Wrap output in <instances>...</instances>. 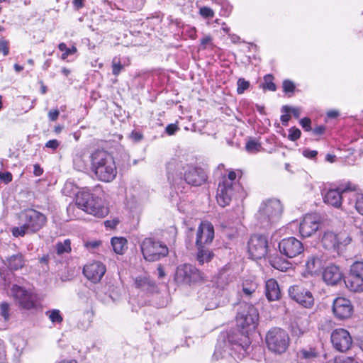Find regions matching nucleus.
Here are the masks:
<instances>
[{"mask_svg":"<svg viewBox=\"0 0 363 363\" xmlns=\"http://www.w3.org/2000/svg\"><path fill=\"white\" fill-rule=\"evenodd\" d=\"M212 41V38L211 35H205L201 40V49H206L207 45H209Z\"/></svg>","mask_w":363,"mask_h":363,"instance_id":"nucleus-56","label":"nucleus"},{"mask_svg":"<svg viewBox=\"0 0 363 363\" xmlns=\"http://www.w3.org/2000/svg\"><path fill=\"white\" fill-rule=\"evenodd\" d=\"M242 292L246 297H251L256 293L257 284L252 280H245L242 282Z\"/></svg>","mask_w":363,"mask_h":363,"instance_id":"nucleus-33","label":"nucleus"},{"mask_svg":"<svg viewBox=\"0 0 363 363\" xmlns=\"http://www.w3.org/2000/svg\"><path fill=\"white\" fill-rule=\"evenodd\" d=\"M178 130L179 127L177 125L171 123L166 127L165 131L169 135H173Z\"/></svg>","mask_w":363,"mask_h":363,"instance_id":"nucleus-53","label":"nucleus"},{"mask_svg":"<svg viewBox=\"0 0 363 363\" xmlns=\"http://www.w3.org/2000/svg\"><path fill=\"white\" fill-rule=\"evenodd\" d=\"M143 258L147 262H156L167 256L168 247L165 244L152 238H146L140 243Z\"/></svg>","mask_w":363,"mask_h":363,"instance_id":"nucleus-6","label":"nucleus"},{"mask_svg":"<svg viewBox=\"0 0 363 363\" xmlns=\"http://www.w3.org/2000/svg\"><path fill=\"white\" fill-rule=\"evenodd\" d=\"M353 186L350 184H347L344 188L339 187L336 189H330L324 195L323 201L328 205L335 208H340L342 201L348 200V196H345V191H352Z\"/></svg>","mask_w":363,"mask_h":363,"instance_id":"nucleus-14","label":"nucleus"},{"mask_svg":"<svg viewBox=\"0 0 363 363\" xmlns=\"http://www.w3.org/2000/svg\"><path fill=\"white\" fill-rule=\"evenodd\" d=\"M331 342L337 350L345 352L351 347L352 340L347 330L338 328L332 333Z\"/></svg>","mask_w":363,"mask_h":363,"instance_id":"nucleus-18","label":"nucleus"},{"mask_svg":"<svg viewBox=\"0 0 363 363\" xmlns=\"http://www.w3.org/2000/svg\"><path fill=\"white\" fill-rule=\"evenodd\" d=\"M301 135V130L296 128L292 127L289 129V134L288 135V138L291 141H296L298 138H300Z\"/></svg>","mask_w":363,"mask_h":363,"instance_id":"nucleus-44","label":"nucleus"},{"mask_svg":"<svg viewBox=\"0 0 363 363\" xmlns=\"http://www.w3.org/2000/svg\"><path fill=\"white\" fill-rule=\"evenodd\" d=\"M56 250L57 254L61 255L65 252L71 251V245L69 240H65L62 242H58L56 245Z\"/></svg>","mask_w":363,"mask_h":363,"instance_id":"nucleus-38","label":"nucleus"},{"mask_svg":"<svg viewBox=\"0 0 363 363\" xmlns=\"http://www.w3.org/2000/svg\"><path fill=\"white\" fill-rule=\"evenodd\" d=\"M60 115V112L57 109H55V110H50L49 112H48V118L50 121H55L57 119L58 116Z\"/></svg>","mask_w":363,"mask_h":363,"instance_id":"nucleus-60","label":"nucleus"},{"mask_svg":"<svg viewBox=\"0 0 363 363\" xmlns=\"http://www.w3.org/2000/svg\"><path fill=\"white\" fill-rule=\"evenodd\" d=\"M303 155L304 157L307 158H314L318 155V152L316 150H311L309 149H306L303 151Z\"/></svg>","mask_w":363,"mask_h":363,"instance_id":"nucleus-57","label":"nucleus"},{"mask_svg":"<svg viewBox=\"0 0 363 363\" xmlns=\"http://www.w3.org/2000/svg\"><path fill=\"white\" fill-rule=\"evenodd\" d=\"M323 277L327 284L335 285L342 280V273L338 267L330 265L325 269Z\"/></svg>","mask_w":363,"mask_h":363,"instance_id":"nucleus-23","label":"nucleus"},{"mask_svg":"<svg viewBox=\"0 0 363 363\" xmlns=\"http://www.w3.org/2000/svg\"><path fill=\"white\" fill-rule=\"evenodd\" d=\"M345 282L350 291L353 292L363 291V278L359 277L358 274L350 272Z\"/></svg>","mask_w":363,"mask_h":363,"instance_id":"nucleus-25","label":"nucleus"},{"mask_svg":"<svg viewBox=\"0 0 363 363\" xmlns=\"http://www.w3.org/2000/svg\"><path fill=\"white\" fill-rule=\"evenodd\" d=\"M280 253L288 258H294L304 251L303 243L294 237L281 240L279 243Z\"/></svg>","mask_w":363,"mask_h":363,"instance_id":"nucleus-12","label":"nucleus"},{"mask_svg":"<svg viewBox=\"0 0 363 363\" xmlns=\"http://www.w3.org/2000/svg\"><path fill=\"white\" fill-rule=\"evenodd\" d=\"M291 116L289 114H284L281 116V121L284 125H287Z\"/></svg>","mask_w":363,"mask_h":363,"instance_id":"nucleus-64","label":"nucleus"},{"mask_svg":"<svg viewBox=\"0 0 363 363\" xmlns=\"http://www.w3.org/2000/svg\"><path fill=\"white\" fill-rule=\"evenodd\" d=\"M259 313L252 305L242 304L236 316L237 325L242 330V333L254 330L258 323Z\"/></svg>","mask_w":363,"mask_h":363,"instance_id":"nucleus-7","label":"nucleus"},{"mask_svg":"<svg viewBox=\"0 0 363 363\" xmlns=\"http://www.w3.org/2000/svg\"><path fill=\"white\" fill-rule=\"evenodd\" d=\"M298 355L301 363H315L320 352L315 347H309L299 350Z\"/></svg>","mask_w":363,"mask_h":363,"instance_id":"nucleus-26","label":"nucleus"},{"mask_svg":"<svg viewBox=\"0 0 363 363\" xmlns=\"http://www.w3.org/2000/svg\"><path fill=\"white\" fill-rule=\"evenodd\" d=\"M198 252L196 255V259L200 264H203L205 262H208L213 257V252L204 245L196 246Z\"/></svg>","mask_w":363,"mask_h":363,"instance_id":"nucleus-30","label":"nucleus"},{"mask_svg":"<svg viewBox=\"0 0 363 363\" xmlns=\"http://www.w3.org/2000/svg\"><path fill=\"white\" fill-rule=\"evenodd\" d=\"M91 169L96 177L104 182H112L117 175V168L113 156L107 151L97 150L89 156Z\"/></svg>","mask_w":363,"mask_h":363,"instance_id":"nucleus-2","label":"nucleus"},{"mask_svg":"<svg viewBox=\"0 0 363 363\" xmlns=\"http://www.w3.org/2000/svg\"><path fill=\"white\" fill-rule=\"evenodd\" d=\"M106 271L105 265L100 262H94L86 264L83 269L84 276L91 281H100Z\"/></svg>","mask_w":363,"mask_h":363,"instance_id":"nucleus-19","label":"nucleus"},{"mask_svg":"<svg viewBox=\"0 0 363 363\" xmlns=\"http://www.w3.org/2000/svg\"><path fill=\"white\" fill-rule=\"evenodd\" d=\"M242 337V342L240 343V345L245 351H246L250 345V338L245 335H243Z\"/></svg>","mask_w":363,"mask_h":363,"instance_id":"nucleus-59","label":"nucleus"},{"mask_svg":"<svg viewBox=\"0 0 363 363\" xmlns=\"http://www.w3.org/2000/svg\"><path fill=\"white\" fill-rule=\"evenodd\" d=\"M0 52L6 56L9 52V42L4 39L0 40Z\"/></svg>","mask_w":363,"mask_h":363,"instance_id":"nucleus-48","label":"nucleus"},{"mask_svg":"<svg viewBox=\"0 0 363 363\" xmlns=\"http://www.w3.org/2000/svg\"><path fill=\"white\" fill-rule=\"evenodd\" d=\"M118 223H119L118 220H106L105 222V225L106 227L113 228L118 224Z\"/></svg>","mask_w":363,"mask_h":363,"instance_id":"nucleus-61","label":"nucleus"},{"mask_svg":"<svg viewBox=\"0 0 363 363\" xmlns=\"http://www.w3.org/2000/svg\"><path fill=\"white\" fill-rule=\"evenodd\" d=\"M335 363H363L357 358L347 357L342 360L336 361Z\"/></svg>","mask_w":363,"mask_h":363,"instance_id":"nucleus-54","label":"nucleus"},{"mask_svg":"<svg viewBox=\"0 0 363 363\" xmlns=\"http://www.w3.org/2000/svg\"><path fill=\"white\" fill-rule=\"evenodd\" d=\"M100 244H101V242L99 241L93 240V241L86 242L84 245L87 249L93 250V249H95L97 247H99Z\"/></svg>","mask_w":363,"mask_h":363,"instance_id":"nucleus-58","label":"nucleus"},{"mask_svg":"<svg viewBox=\"0 0 363 363\" xmlns=\"http://www.w3.org/2000/svg\"><path fill=\"white\" fill-rule=\"evenodd\" d=\"M238 88L237 92L239 94H242L244 93L245 90H247L250 86V82L245 80V79L240 78L238 80L237 82Z\"/></svg>","mask_w":363,"mask_h":363,"instance_id":"nucleus-42","label":"nucleus"},{"mask_svg":"<svg viewBox=\"0 0 363 363\" xmlns=\"http://www.w3.org/2000/svg\"><path fill=\"white\" fill-rule=\"evenodd\" d=\"M112 73L115 76H118L123 69V65L121 64V60L118 57H114L111 62Z\"/></svg>","mask_w":363,"mask_h":363,"instance_id":"nucleus-39","label":"nucleus"},{"mask_svg":"<svg viewBox=\"0 0 363 363\" xmlns=\"http://www.w3.org/2000/svg\"><path fill=\"white\" fill-rule=\"evenodd\" d=\"M311 119L308 118H303L300 121L301 125L306 131L311 130Z\"/></svg>","mask_w":363,"mask_h":363,"instance_id":"nucleus-51","label":"nucleus"},{"mask_svg":"<svg viewBox=\"0 0 363 363\" xmlns=\"http://www.w3.org/2000/svg\"><path fill=\"white\" fill-rule=\"evenodd\" d=\"M320 218L316 214H306L299 225V233L303 238L311 237L320 228Z\"/></svg>","mask_w":363,"mask_h":363,"instance_id":"nucleus-17","label":"nucleus"},{"mask_svg":"<svg viewBox=\"0 0 363 363\" xmlns=\"http://www.w3.org/2000/svg\"><path fill=\"white\" fill-rule=\"evenodd\" d=\"M231 281L232 278L229 275L222 273L218 277L216 284L218 287L225 289Z\"/></svg>","mask_w":363,"mask_h":363,"instance_id":"nucleus-37","label":"nucleus"},{"mask_svg":"<svg viewBox=\"0 0 363 363\" xmlns=\"http://www.w3.org/2000/svg\"><path fill=\"white\" fill-rule=\"evenodd\" d=\"M76 205L96 217L104 218L108 213V208L104 205L101 199L94 197L89 191H82L77 194Z\"/></svg>","mask_w":363,"mask_h":363,"instance_id":"nucleus-5","label":"nucleus"},{"mask_svg":"<svg viewBox=\"0 0 363 363\" xmlns=\"http://www.w3.org/2000/svg\"><path fill=\"white\" fill-rule=\"evenodd\" d=\"M283 207L279 200L270 199L264 201L259 206L256 218L263 228H268L280 218Z\"/></svg>","mask_w":363,"mask_h":363,"instance_id":"nucleus-4","label":"nucleus"},{"mask_svg":"<svg viewBox=\"0 0 363 363\" xmlns=\"http://www.w3.org/2000/svg\"><path fill=\"white\" fill-rule=\"evenodd\" d=\"M289 336L281 328H274L270 330L266 336V343L268 349L278 354L284 353L289 345Z\"/></svg>","mask_w":363,"mask_h":363,"instance_id":"nucleus-8","label":"nucleus"},{"mask_svg":"<svg viewBox=\"0 0 363 363\" xmlns=\"http://www.w3.org/2000/svg\"><path fill=\"white\" fill-rule=\"evenodd\" d=\"M265 295L269 301H277L281 297V290L277 281L269 279L265 284Z\"/></svg>","mask_w":363,"mask_h":363,"instance_id":"nucleus-24","label":"nucleus"},{"mask_svg":"<svg viewBox=\"0 0 363 363\" xmlns=\"http://www.w3.org/2000/svg\"><path fill=\"white\" fill-rule=\"evenodd\" d=\"M9 296L21 308L30 310L36 307V296L30 290H27L17 284H13Z\"/></svg>","mask_w":363,"mask_h":363,"instance_id":"nucleus-9","label":"nucleus"},{"mask_svg":"<svg viewBox=\"0 0 363 363\" xmlns=\"http://www.w3.org/2000/svg\"><path fill=\"white\" fill-rule=\"evenodd\" d=\"M59 145H60V143L56 139L48 140L45 143V147H48V148H50L52 150H56L58 147Z\"/></svg>","mask_w":363,"mask_h":363,"instance_id":"nucleus-55","label":"nucleus"},{"mask_svg":"<svg viewBox=\"0 0 363 363\" xmlns=\"http://www.w3.org/2000/svg\"><path fill=\"white\" fill-rule=\"evenodd\" d=\"M271 265L281 272H285L289 268V263L282 261L280 258H275L270 260Z\"/></svg>","mask_w":363,"mask_h":363,"instance_id":"nucleus-35","label":"nucleus"},{"mask_svg":"<svg viewBox=\"0 0 363 363\" xmlns=\"http://www.w3.org/2000/svg\"><path fill=\"white\" fill-rule=\"evenodd\" d=\"M9 267L12 270H18L24 265V259L21 254H17L8 259Z\"/></svg>","mask_w":363,"mask_h":363,"instance_id":"nucleus-32","label":"nucleus"},{"mask_svg":"<svg viewBox=\"0 0 363 363\" xmlns=\"http://www.w3.org/2000/svg\"><path fill=\"white\" fill-rule=\"evenodd\" d=\"M245 148L248 152L255 153L260 150L261 144L254 140H251L246 143Z\"/></svg>","mask_w":363,"mask_h":363,"instance_id":"nucleus-41","label":"nucleus"},{"mask_svg":"<svg viewBox=\"0 0 363 363\" xmlns=\"http://www.w3.org/2000/svg\"><path fill=\"white\" fill-rule=\"evenodd\" d=\"M325 128L323 126H318L313 130V133L315 135H321L324 133Z\"/></svg>","mask_w":363,"mask_h":363,"instance_id":"nucleus-62","label":"nucleus"},{"mask_svg":"<svg viewBox=\"0 0 363 363\" xmlns=\"http://www.w3.org/2000/svg\"><path fill=\"white\" fill-rule=\"evenodd\" d=\"M135 284L137 288L143 291L152 292L154 291L156 285L154 281L147 276H140L135 279Z\"/></svg>","mask_w":363,"mask_h":363,"instance_id":"nucleus-27","label":"nucleus"},{"mask_svg":"<svg viewBox=\"0 0 363 363\" xmlns=\"http://www.w3.org/2000/svg\"><path fill=\"white\" fill-rule=\"evenodd\" d=\"M345 191V196H348L347 209L350 210L352 208H354L359 214L363 216V194L356 192L354 186H353L352 191Z\"/></svg>","mask_w":363,"mask_h":363,"instance_id":"nucleus-22","label":"nucleus"},{"mask_svg":"<svg viewBox=\"0 0 363 363\" xmlns=\"http://www.w3.org/2000/svg\"><path fill=\"white\" fill-rule=\"evenodd\" d=\"M282 111L285 113H289L291 112L294 115V116L296 118H299L301 114V110L298 108H291L288 106H284L282 108Z\"/></svg>","mask_w":363,"mask_h":363,"instance_id":"nucleus-47","label":"nucleus"},{"mask_svg":"<svg viewBox=\"0 0 363 363\" xmlns=\"http://www.w3.org/2000/svg\"><path fill=\"white\" fill-rule=\"evenodd\" d=\"M306 267L309 273H317L320 272L323 267L322 260L318 256L311 255L308 258Z\"/></svg>","mask_w":363,"mask_h":363,"instance_id":"nucleus-28","label":"nucleus"},{"mask_svg":"<svg viewBox=\"0 0 363 363\" xmlns=\"http://www.w3.org/2000/svg\"><path fill=\"white\" fill-rule=\"evenodd\" d=\"M58 48L60 51L63 52L61 57L62 60H66L69 55H73L77 52V49L75 46L68 48L65 43H60Z\"/></svg>","mask_w":363,"mask_h":363,"instance_id":"nucleus-34","label":"nucleus"},{"mask_svg":"<svg viewBox=\"0 0 363 363\" xmlns=\"http://www.w3.org/2000/svg\"><path fill=\"white\" fill-rule=\"evenodd\" d=\"M199 13L203 17L207 18H211L214 16L213 11L211 9L206 6L201 8Z\"/></svg>","mask_w":363,"mask_h":363,"instance_id":"nucleus-46","label":"nucleus"},{"mask_svg":"<svg viewBox=\"0 0 363 363\" xmlns=\"http://www.w3.org/2000/svg\"><path fill=\"white\" fill-rule=\"evenodd\" d=\"M203 279V274L195 267L189 264H184L177 267L174 280L177 283L190 284Z\"/></svg>","mask_w":363,"mask_h":363,"instance_id":"nucleus-10","label":"nucleus"},{"mask_svg":"<svg viewBox=\"0 0 363 363\" xmlns=\"http://www.w3.org/2000/svg\"><path fill=\"white\" fill-rule=\"evenodd\" d=\"M214 238V228L213 225L208 222H201L196 233V245L201 246L210 244Z\"/></svg>","mask_w":363,"mask_h":363,"instance_id":"nucleus-20","label":"nucleus"},{"mask_svg":"<svg viewBox=\"0 0 363 363\" xmlns=\"http://www.w3.org/2000/svg\"><path fill=\"white\" fill-rule=\"evenodd\" d=\"M283 89L284 92H294L295 90L294 84L290 80H284L283 82Z\"/></svg>","mask_w":363,"mask_h":363,"instance_id":"nucleus-49","label":"nucleus"},{"mask_svg":"<svg viewBox=\"0 0 363 363\" xmlns=\"http://www.w3.org/2000/svg\"><path fill=\"white\" fill-rule=\"evenodd\" d=\"M350 272L358 274L363 278V262H354L350 267Z\"/></svg>","mask_w":363,"mask_h":363,"instance_id":"nucleus-43","label":"nucleus"},{"mask_svg":"<svg viewBox=\"0 0 363 363\" xmlns=\"http://www.w3.org/2000/svg\"><path fill=\"white\" fill-rule=\"evenodd\" d=\"M111 245L114 252L123 255L127 249V240L123 238H113Z\"/></svg>","mask_w":363,"mask_h":363,"instance_id":"nucleus-31","label":"nucleus"},{"mask_svg":"<svg viewBox=\"0 0 363 363\" xmlns=\"http://www.w3.org/2000/svg\"><path fill=\"white\" fill-rule=\"evenodd\" d=\"M12 179V174L9 172H0V180L3 181L5 184L11 182Z\"/></svg>","mask_w":363,"mask_h":363,"instance_id":"nucleus-52","label":"nucleus"},{"mask_svg":"<svg viewBox=\"0 0 363 363\" xmlns=\"http://www.w3.org/2000/svg\"><path fill=\"white\" fill-rule=\"evenodd\" d=\"M168 180L173 184H178L181 182L184 172V179L192 186H201L206 181V174L202 169L191 166L186 167L176 160H172L167 165Z\"/></svg>","mask_w":363,"mask_h":363,"instance_id":"nucleus-1","label":"nucleus"},{"mask_svg":"<svg viewBox=\"0 0 363 363\" xmlns=\"http://www.w3.org/2000/svg\"><path fill=\"white\" fill-rule=\"evenodd\" d=\"M23 225L12 229L14 237H23L26 234H33L42 229L47 223V217L41 212L30 208L21 214Z\"/></svg>","mask_w":363,"mask_h":363,"instance_id":"nucleus-3","label":"nucleus"},{"mask_svg":"<svg viewBox=\"0 0 363 363\" xmlns=\"http://www.w3.org/2000/svg\"><path fill=\"white\" fill-rule=\"evenodd\" d=\"M248 252L252 259H259L266 256L268 252V240L266 236L254 235L248 242Z\"/></svg>","mask_w":363,"mask_h":363,"instance_id":"nucleus-11","label":"nucleus"},{"mask_svg":"<svg viewBox=\"0 0 363 363\" xmlns=\"http://www.w3.org/2000/svg\"><path fill=\"white\" fill-rule=\"evenodd\" d=\"M289 295L293 300L306 308H311L314 305L312 293L302 286L294 285L289 287Z\"/></svg>","mask_w":363,"mask_h":363,"instance_id":"nucleus-13","label":"nucleus"},{"mask_svg":"<svg viewBox=\"0 0 363 363\" xmlns=\"http://www.w3.org/2000/svg\"><path fill=\"white\" fill-rule=\"evenodd\" d=\"M341 235H337L332 231H325L321 237V243L323 246L328 250L335 249L338 245L343 244L347 245L350 242L351 238H347L345 240L342 241Z\"/></svg>","mask_w":363,"mask_h":363,"instance_id":"nucleus-21","label":"nucleus"},{"mask_svg":"<svg viewBox=\"0 0 363 363\" xmlns=\"http://www.w3.org/2000/svg\"><path fill=\"white\" fill-rule=\"evenodd\" d=\"M333 313L339 320H345L351 317L353 306L351 301L345 297H337L333 303Z\"/></svg>","mask_w":363,"mask_h":363,"instance_id":"nucleus-15","label":"nucleus"},{"mask_svg":"<svg viewBox=\"0 0 363 363\" xmlns=\"http://www.w3.org/2000/svg\"><path fill=\"white\" fill-rule=\"evenodd\" d=\"M235 179H236V173L234 171H230L228 173L227 177H225V176L223 177L222 180L230 181V182H232V186H234L235 187H239V186L237 184V183L235 182Z\"/></svg>","mask_w":363,"mask_h":363,"instance_id":"nucleus-50","label":"nucleus"},{"mask_svg":"<svg viewBox=\"0 0 363 363\" xmlns=\"http://www.w3.org/2000/svg\"><path fill=\"white\" fill-rule=\"evenodd\" d=\"M264 82L265 84L264 86V88L267 89L270 91H275L276 90V85L272 82L273 77L271 74H267L264 77Z\"/></svg>","mask_w":363,"mask_h":363,"instance_id":"nucleus-45","label":"nucleus"},{"mask_svg":"<svg viewBox=\"0 0 363 363\" xmlns=\"http://www.w3.org/2000/svg\"><path fill=\"white\" fill-rule=\"evenodd\" d=\"M43 169L40 167L39 164H34V174L35 176H40L43 174Z\"/></svg>","mask_w":363,"mask_h":363,"instance_id":"nucleus-63","label":"nucleus"},{"mask_svg":"<svg viewBox=\"0 0 363 363\" xmlns=\"http://www.w3.org/2000/svg\"><path fill=\"white\" fill-rule=\"evenodd\" d=\"M238 188V187L232 186V182L230 181L221 180L218 184L216 194L218 203L221 207L228 206Z\"/></svg>","mask_w":363,"mask_h":363,"instance_id":"nucleus-16","label":"nucleus"},{"mask_svg":"<svg viewBox=\"0 0 363 363\" xmlns=\"http://www.w3.org/2000/svg\"><path fill=\"white\" fill-rule=\"evenodd\" d=\"M0 314L4 318V321H9L11 317L10 315V305L6 302H2L0 304Z\"/></svg>","mask_w":363,"mask_h":363,"instance_id":"nucleus-40","label":"nucleus"},{"mask_svg":"<svg viewBox=\"0 0 363 363\" xmlns=\"http://www.w3.org/2000/svg\"><path fill=\"white\" fill-rule=\"evenodd\" d=\"M73 164L78 171H84L86 169V155L84 150H79L74 155Z\"/></svg>","mask_w":363,"mask_h":363,"instance_id":"nucleus-29","label":"nucleus"},{"mask_svg":"<svg viewBox=\"0 0 363 363\" xmlns=\"http://www.w3.org/2000/svg\"><path fill=\"white\" fill-rule=\"evenodd\" d=\"M46 315L52 323H60L63 320V318L60 314V311L57 309H53L46 312Z\"/></svg>","mask_w":363,"mask_h":363,"instance_id":"nucleus-36","label":"nucleus"}]
</instances>
